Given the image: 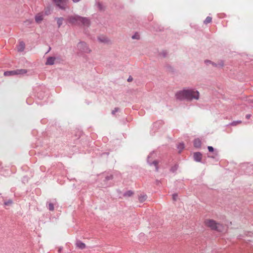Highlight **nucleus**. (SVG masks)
Instances as JSON below:
<instances>
[{
  "label": "nucleus",
  "instance_id": "f257e3e1",
  "mask_svg": "<svg viewBox=\"0 0 253 253\" xmlns=\"http://www.w3.org/2000/svg\"><path fill=\"white\" fill-rule=\"evenodd\" d=\"M68 22L74 25L80 26L83 25L84 26H88L90 21L88 18L83 17L78 15H69L67 17Z\"/></svg>",
  "mask_w": 253,
  "mask_h": 253
},
{
  "label": "nucleus",
  "instance_id": "f03ea898",
  "mask_svg": "<svg viewBox=\"0 0 253 253\" xmlns=\"http://www.w3.org/2000/svg\"><path fill=\"white\" fill-rule=\"evenodd\" d=\"M205 223L207 226L210 227L212 230L218 232H222L223 230L224 227L223 225L216 222L212 219H207L205 220Z\"/></svg>",
  "mask_w": 253,
  "mask_h": 253
},
{
  "label": "nucleus",
  "instance_id": "7ed1b4c3",
  "mask_svg": "<svg viewBox=\"0 0 253 253\" xmlns=\"http://www.w3.org/2000/svg\"><path fill=\"white\" fill-rule=\"evenodd\" d=\"M186 97L187 101H191L193 99L198 100L199 92L195 89H186Z\"/></svg>",
  "mask_w": 253,
  "mask_h": 253
},
{
  "label": "nucleus",
  "instance_id": "20e7f679",
  "mask_svg": "<svg viewBox=\"0 0 253 253\" xmlns=\"http://www.w3.org/2000/svg\"><path fill=\"white\" fill-rule=\"evenodd\" d=\"M27 70L26 69H17L12 71H7L4 72L5 76H11L15 75H24L27 73Z\"/></svg>",
  "mask_w": 253,
  "mask_h": 253
},
{
  "label": "nucleus",
  "instance_id": "39448f33",
  "mask_svg": "<svg viewBox=\"0 0 253 253\" xmlns=\"http://www.w3.org/2000/svg\"><path fill=\"white\" fill-rule=\"evenodd\" d=\"M78 50L81 53H88L91 52V50L84 42H80L77 44Z\"/></svg>",
  "mask_w": 253,
  "mask_h": 253
},
{
  "label": "nucleus",
  "instance_id": "423d86ee",
  "mask_svg": "<svg viewBox=\"0 0 253 253\" xmlns=\"http://www.w3.org/2000/svg\"><path fill=\"white\" fill-rule=\"evenodd\" d=\"M155 152L154 151L152 152L149 154V155L147 156V163L150 165L152 166L153 165L155 167V170L158 171L159 170V167L158 166V162L156 160H154L151 162L150 159L152 158L153 155H154Z\"/></svg>",
  "mask_w": 253,
  "mask_h": 253
},
{
  "label": "nucleus",
  "instance_id": "0eeeda50",
  "mask_svg": "<svg viewBox=\"0 0 253 253\" xmlns=\"http://www.w3.org/2000/svg\"><path fill=\"white\" fill-rule=\"evenodd\" d=\"M175 97L177 100L180 101L186 100V89H183L182 90L177 91L175 94Z\"/></svg>",
  "mask_w": 253,
  "mask_h": 253
},
{
  "label": "nucleus",
  "instance_id": "6e6552de",
  "mask_svg": "<svg viewBox=\"0 0 253 253\" xmlns=\"http://www.w3.org/2000/svg\"><path fill=\"white\" fill-rule=\"evenodd\" d=\"M98 40L100 42L107 44H110L112 43L111 41L109 39H108L107 37L104 36H101L97 38Z\"/></svg>",
  "mask_w": 253,
  "mask_h": 253
},
{
  "label": "nucleus",
  "instance_id": "1a4fd4ad",
  "mask_svg": "<svg viewBox=\"0 0 253 253\" xmlns=\"http://www.w3.org/2000/svg\"><path fill=\"white\" fill-rule=\"evenodd\" d=\"M103 175H104V179L103 180L104 183L103 184V186L104 187L110 186L111 185V183H108L107 182L113 179V175L112 174H110L108 175H105V174H103Z\"/></svg>",
  "mask_w": 253,
  "mask_h": 253
},
{
  "label": "nucleus",
  "instance_id": "9d476101",
  "mask_svg": "<svg viewBox=\"0 0 253 253\" xmlns=\"http://www.w3.org/2000/svg\"><path fill=\"white\" fill-rule=\"evenodd\" d=\"M194 160L197 162H201L202 154L201 152H197L194 153Z\"/></svg>",
  "mask_w": 253,
  "mask_h": 253
},
{
  "label": "nucleus",
  "instance_id": "9b49d317",
  "mask_svg": "<svg viewBox=\"0 0 253 253\" xmlns=\"http://www.w3.org/2000/svg\"><path fill=\"white\" fill-rule=\"evenodd\" d=\"M56 58L55 57L50 56L47 58L46 62H45L46 65H52L54 64Z\"/></svg>",
  "mask_w": 253,
  "mask_h": 253
},
{
  "label": "nucleus",
  "instance_id": "f8f14e48",
  "mask_svg": "<svg viewBox=\"0 0 253 253\" xmlns=\"http://www.w3.org/2000/svg\"><path fill=\"white\" fill-rule=\"evenodd\" d=\"M202 142L199 138L194 139L193 141V145L195 148H200L201 147Z\"/></svg>",
  "mask_w": 253,
  "mask_h": 253
},
{
  "label": "nucleus",
  "instance_id": "ddd939ff",
  "mask_svg": "<svg viewBox=\"0 0 253 253\" xmlns=\"http://www.w3.org/2000/svg\"><path fill=\"white\" fill-rule=\"evenodd\" d=\"M95 5L97 7L98 9L101 11H103L105 9V6L101 2L96 1Z\"/></svg>",
  "mask_w": 253,
  "mask_h": 253
},
{
  "label": "nucleus",
  "instance_id": "4468645a",
  "mask_svg": "<svg viewBox=\"0 0 253 253\" xmlns=\"http://www.w3.org/2000/svg\"><path fill=\"white\" fill-rule=\"evenodd\" d=\"M43 15L40 13L37 14L35 16V21L37 23H40L43 20Z\"/></svg>",
  "mask_w": 253,
  "mask_h": 253
},
{
  "label": "nucleus",
  "instance_id": "2eb2a0df",
  "mask_svg": "<svg viewBox=\"0 0 253 253\" xmlns=\"http://www.w3.org/2000/svg\"><path fill=\"white\" fill-rule=\"evenodd\" d=\"M76 246L80 249H84L85 248V245L81 241H77L76 243Z\"/></svg>",
  "mask_w": 253,
  "mask_h": 253
},
{
  "label": "nucleus",
  "instance_id": "dca6fc26",
  "mask_svg": "<svg viewBox=\"0 0 253 253\" xmlns=\"http://www.w3.org/2000/svg\"><path fill=\"white\" fill-rule=\"evenodd\" d=\"M147 196L146 194H141L138 197V200L140 202L143 203L146 201L147 199Z\"/></svg>",
  "mask_w": 253,
  "mask_h": 253
},
{
  "label": "nucleus",
  "instance_id": "f3484780",
  "mask_svg": "<svg viewBox=\"0 0 253 253\" xmlns=\"http://www.w3.org/2000/svg\"><path fill=\"white\" fill-rule=\"evenodd\" d=\"M55 2L56 5L58 6L61 9H64L65 7L63 4H61L62 0H53Z\"/></svg>",
  "mask_w": 253,
  "mask_h": 253
},
{
  "label": "nucleus",
  "instance_id": "a211bd4d",
  "mask_svg": "<svg viewBox=\"0 0 253 253\" xmlns=\"http://www.w3.org/2000/svg\"><path fill=\"white\" fill-rule=\"evenodd\" d=\"M55 19L57 21L58 27L59 28L63 24L64 18L63 17H55Z\"/></svg>",
  "mask_w": 253,
  "mask_h": 253
},
{
  "label": "nucleus",
  "instance_id": "6ab92c4d",
  "mask_svg": "<svg viewBox=\"0 0 253 253\" xmlns=\"http://www.w3.org/2000/svg\"><path fill=\"white\" fill-rule=\"evenodd\" d=\"M25 43L23 42H20L18 47V51H23L25 49Z\"/></svg>",
  "mask_w": 253,
  "mask_h": 253
},
{
  "label": "nucleus",
  "instance_id": "aec40b11",
  "mask_svg": "<svg viewBox=\"0 0 253 253\" xmlns=\"http://www.w3.org/2000/svg\"><path fill=\"white\" fill-rule=\"evenodd\" d=\"M46 207L50 211H53L54 210V207L53 203L49 202L46 203Z\"/></svg>",
  "mask_w": 253,
  "mask_h": 253
},
{
  "label": "nucleus",
  "instance_id": "412c9836",
  "mask_svg": "<svg viewBox=\"0 0 253 253\" xmlns=\"http://www.w3.org/2000/svg\"><path fill=\"white\" fill-rule=\"evenodd\" d=\"M205 63L206 65L211 64L214 67H217V64L209 60H206Z\"/></svg>",
  "mask_w": 253,
  "mask_h": 253
},
{
  "label": "nucleus",
  "instance_id": "4be33fe9",
  "mask_svg": "<svg viewBox=\"0 0 253 253\" xmlns=\"http://www.w3.org/2000/svg\"><path fill=\"white\" fill-rule=\"evenodd\" d=\"M177 148L179 150V152L180 153L184 148V144L183 143H180L177 145Z\"/></svg>",
  "mask_w": 253,
  "mask_h": 253
},
{
  "label": "nucleus",
  "instance_id": "5701e85b",
  "mask_svg": "<svg viewBox=\"0 0 253 253\" xmlns=\"http://www.w3.org/2000/svg\"><path fill=\"white\" fill-rule=\"evenodd\" d=\"M133 194V192L131 190H128L124 193V196L125 197H131Z\"/></svg>",
  "mask_w": 253,
  "mask_h": 253
},
{
  "label": "nucleus",
  "instance_id": "b1692460",
  "mask_svg": "<svg viewBox=\"0 0 253 253\" xmlns=\"http://www.w3.org/2000/svg\"><path fill=\"white\" fill-rule=\"evenodd\" d=\"M211 21H212V18L210 16H208V17H207L206 19L204 20V23L205 24H207L208 23H211Z\"/></svg>",
  "mask_w": 253,
  "mask_h": 253
},
{
  "label": "nucleus",
  "instance_id": "393cba45",
  "mask_svg": "<svg viewBox=\"0 0 253 253\" xmlns=\"http://www.w3.org/2000/svg\"><path fill=\"white\" fill-rule=\"evenodd\" d=\"M178 167V165L177 164H175L173 166H172L170 168V171L172 172H174L177 170Z\"/></svg>",
  "mask_w": 253,
  "mask_h": 253
},
{
  "label": "nucleus",
  "instance_id": "a878e982",
  "mask_svg": "<svg viewBox=\"0 0 253 253\" xmlns=\"http://www.w3.org/2000/svg\"><path fill=\"white\" fill-rule=\"evenodd\" d=\"M241 123H242L241 121H233L232 122H231V123H230L229 125L235 126L239 124H241Z\"/></svg>",
  "mask_w": 253,
  "mask_h": 253
},
{
  "label": "nucleus",
  "instance_id": "bb28decb",
  "mask_svg": "<svg viewBox=\"0 0 253 253\" xmlns=\"http://www.w3.org/2000/svg\"><path fill=\"white\" fill-rule=\"evenodd\" d=\"M132 39L139 40L140 39V36L138 33H135L132 36Z\"/></svg>",
  "mask_w": 253,
  "mask_h": 253
},
{
  "label": "nucleus",
  "instance_id": "cd10ccee",
  "mask_svg": "<svg viewBox=\"0 0 253 253\" xmlns=\"http://www.w3.org/2000/svg\"><path fill=\"white\" fill-rule=\"evenodd\" d=\"M161 124V122H156L153 124V127L155 128L156 129H158L159 125Z\"/></svg>",
  "mask_w": 253,
  "mask_h": 253
},
{
  "label": "nucleus",
  "instance_id": "c85d7f7f",
  "mask_svg": "<svg viewBox=\"0 0 253 253\" xmlns=\"http://www.w3.org/2000/svg\"><path fill=\"white\" fill-rule=\"evenodd\" d=\"M12 204V201L11 200H8L7 201L4 202V204L5 206H9Z\"/></svg>",
  "mask_w": 253,
  "mask_h": 253
},
{
  "label": "nucleus",
  "instance_id": "c756f323",
  "mask_svg": "<svg viewBox=\"0 0 253 253\" xmlns=\"http://www.w3.org/2000/svg\"><path fill=\"white\" fill-rule=\"evenodd\" d=\"M217 64V67L218 68H221L224 66V62L223 61H219Z\"/></svg>",
  "mask_w": 253,
  "mask_h": 253
},
{
  "label": "nucleus",
  "instance_id": "7c9ffc66",
  "mask_svg": "<svg viewBox=\"0 0 253 253\" xmlns=\"http://www.w3.org/2000/svg\"><path fill=\"white\" fill-rule=\"evenodd\" d=\"M208 149L209 151L210 152H212L214 151V148L212 146H208Z\"/></svg>",
  "mask_w": 253,
  "mask_h": 253
},
{
  "label": "nucleus",
  "instance_id": "2f4dec72",
  "mask_svg": "<svg viewBox=\"0 0 253 253\" xmlns=\"http://www.w3.org/2000/svg\"><path fill=\"white\" fill-rule=\"evenodd\" d=\"M118 111H119V108L116 107L112 111V114L113 115H114V114H115V113L116 112H118Z\"/></svg>",
  "mask_w": 253,
  "mask_h": 253
},
{
  "label": "nucleus",
  "instance_id": "473e14b6",
  "mask_svg": "<svg viewBox=\"0 0 253 253\" xmlns=\"http://www.w3.org/2000/svg\"><path fill=\"white\" fill-rule=\"evenodd\" d=\"M167 54V53L166 51H163L161 53V55H162L164 57H166Z\"/></svg>",
  "mask_w": 253,
  "mask_h": 253
},
{
  "label": "nucleus",
  "instance_id": "72a5a7b5",
  "mask_svg": "<svg viewBox=\"0 0 253 253\" xmlns=\"http://www.w3.org/2000/svg\"><path fill=\"white\" fill-rule=\"evenodd\" d=\"M178 195L177 194H173L172 195V198L174 201H175L177 199Z\"/></svg>",
  "mask_w": 253,
  "mask_h": 253
},
{
  "label": "nucleus",
  "instance_id": "f704fd0d",
  "mask_svg": "<svg viewBox=\"0 0 253 253\" xmlns=\"http://www.w3.org/2000/svg\"><path fill=\"white\" fill-rule=\"evenodd\" d=\"M132 80H133V78L131 76H129V78L127 79V81L128 82H131Z\"/></svg>",
  "mask_w": 253,
  "mask_h": 253
},
{
  "label": "nucleus",
  "instance_id": "c9c22d12",
  "mask_svg": "<svg viewBox=\"0 0 253 253\" xmlns=\"http://www.w3.org/2000/svg\"><path fill=\"white\" fill-rule=\"evenodd\" d=\"M251 114H247L246 115V118L247 119H249L251 118Z\"/></svg>",
  "mask_w": 253,
  "mask_h": 253
},
{
  "label": "nucleus",
  "instance_id": "e433bc0d",
  "mask_svg": "<svg viewBox=\"0 0 253 253\" xmlns=\"http://www.w3.org/2000/svg\"><path fill=\"white\" fill-rule=\"evenodd\" d=\"M62 249H63L62 248H61V247L59 248V249H58V252L59 253H61L62 250Z\"/></svg>",
  "mask_w": 253,
  "mask_h": 253
},
{
  "label": "nucleus",
  "instance_id": "4c0bfd02",
  "mask_svg": "<svg viewBox=\"0 0 253 253\" xmlns=\"http://www.w3.org/2000/svg\"><path fill=\"white\" fill-rule=\"evenodd\" d=\"M50 50H51V47H49V49H47V51L46 52V53H48Z\"/></svg>",
  "mask_w": 253,
  "mask_h": 253
},
{
  "label": "nucleus",
  "instance_id": "58836bf2",
  "mask_svg": "<svg viewBox=\"0 0 253 253\" xmlns=\"http://www.w3.org/2000/svg\"><path fill=\"white\" fill-rule=\"evenodd\" d=\"M50 50H51V47H49V49H47V51L46 52V53H48Z\"/></svg>",
  "mask_w": 253,
  "mask_h": 253
},
{
  "label": "nucleus",
  "instance_id": "ea45409f",
  "mask_svg": "<svg viewBox=\"0 0 253 253\" xmlns=\"http://www.w3.org/2000/svg\"><path fill=\"white\" fill-rule=\"evenodd\" d=\"M209 158H212V159H214L215 158V157L214 156H209Z\"/></svg>",
  "mask_w": 253,
  "mask_h": 253
},
{
  "label": "nucleus",
  "instance_id": "a19ab883",
  "mask_svg": "<svg viewBox=\"0 0 253 253\" xmlns=\"http://www.w3.org/2000/svg\"><path fill=\"white\" fill-rule=\"evenodd\" d=\"M215 156H217V152H215V154H214Z\"/></svg>",
  "mask_w": 253,
  "mask_h": 253
},
{
  "label": "nucleus",
  "instance_id": "79ce46f5",
  "mask_svg": "<svg viewBox=\"0 0 253 253\" xmlns=\"http://www.w3.org/2000/svg\"><path fill=\"white\" fill-rule=\"evenodd\" d=\"M156 182L157 183H158L159 182V181L158 180H156Z\"/></svg>",
  "mask_w": 253,
  "mask_h": 253
}]
</instances>
